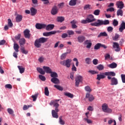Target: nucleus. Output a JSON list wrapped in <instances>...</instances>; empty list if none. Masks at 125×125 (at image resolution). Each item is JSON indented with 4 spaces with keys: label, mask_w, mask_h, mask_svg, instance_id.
<instances>
[{
    "label": "nucleus",
    "mask_w": 125,
    "mask_h": 125,
    "mask_svg": "<svg viewBox=\"0 0 125 125\" xmlns=\"http://www.w3.org/2000/svg\"><path fill=\"white\" fill-rule=\"evenodd\" d=\"M48 40V38H45L44 37L37 39L35 41L34 45L37 48H40V47L42 46V43H44V42H46Z\"/></svg>",
    "instance_id": "obj_1"
},
{
    "label": "nucleus",
    "mask_w": 125,
    "mask_h": 125,
    "mask_svg": "<svg viewBox=\"0 0 125 125\" xmlns=\"http://www.w3.org/2000/svg\"><path fill=\"white\" fill-rule=\"evenodd\" d=\"M94 21H96V19L94 18V16L92 15H89L86 20L81 21V23L82 24H87V23H91L92 22H94Z\"/></svg>",
    "instance_id": "obj_2"
},
{
    "label": "nucleus",
    "mask_w": 125,
    "mask_h": 125,
    "mask_svg": "<svg viewBox=\"0 0 125 125\" xmlns=\"http://www.w3.org/2000/svg\"><path fill=\"white\" fill-rule=\"evenodd\" d=\"M59 101H60V100H54L51 101L50 103V105H53V106L55 107V111L58 113L59 112V109H58V107H59V104H58Z\"/></svg>",
    "instance_id": "obj_3"
},
{
    "label": "nucleus",
    "mask_w": 125,
    "mask_h": 125,
    "mask_svg": "<svg viewBox=\"0 0 125 125\" xmlns=\"http://www.w3.org/2000/svg\"><path fill=\"white\" fill-rule=\"evenodd\" d=\"M71 62L72 60L71 59H67L60 62V64L62 66H65L66 68H70V67H71Z\"/></svg>",
    "instance_id": "obj_4"
},
{
    "label": "nucleus",
    "mask_w": 125,
    "mask_h": 125,
    "mask_svg": "<svg viewBox=\"0 0 125 125\" xmlns=\"http://www.w3.org/2000/svg\"><path fill=\"white\" fill-rule=\"evenodd\" d=\"M108 80H110L111 81V85H117L119 82L118 79L115 77L111 78L110 76H107Z\"/></svg>",
    "instance_id": "obj_5"
},
{
    "label": "nucleus",
    "mask_w": 125,
    "mask_h": 125,
    "mask_svg": "<svg viewBox=\"0 0 125 125\" xmlns=\"http://www.w3.org/2000/svg\"><path fill=\"white\" fill-rule=\"evenodd\" d=\"M103 111L104 113H112V109L109 108L108 105L106 104H104L102 105Z\"/></svg>",
    "instance_id": "obj_6"
},
{
    "label": "nucleus",
    "mask_w": 125,
    "mask_h": 125,
    "mask_svg": "<svg viewBox=\"0 0 125 125\" xmlns=\"http://www.w3.org/2000/svg\"><path fill=\"white\" fill-rule=\"evenodd\" d=\"M83 82V77L82 76L79 75L75 78V85L76 86H79L80 85V83Z\"/></svg>",
    "instance_id": "obj_7"
},
{
    "label": "nucleus",
    "mask_w": 125,
    "mask_h": 125,
    "mask_svg": "<svg viewBox=\"0 0 125 125\" xmlns=\"http://www.w3.org/2000/svg\"><path fill=\"white\" fill-rule=\"evenodd\" d=\"M100 47H103L104 49L107 48V46L104 44H102L101 43H98L94 46V49L98 50V49H100Z\"/></svg>",
    "instance_id": "obj_8"
},
{
    "label": "nucleus",
    "mask_w": 125,
    "mask_h": 125,
    "mask_svg": "<svg viewBox=\"0 0 125 125\" xmlns=\"http://www.w3.org/2000/svg\"><path fill=\"white\" fill-rule=\"evenodd\" d=\"M113 43V48H116L115 49V51H116V52H119V51H120L121 48H120V45H119V43L117 42H114Z\"/></svg>",
    "instance_id": "obj_9"
},
{
    "label": "nucleus",
    "mask_w": 125,
    "mask_h": 125,
    "mask_svg": "<svg viewBox=\"0 0 125 125\" xmlns=\"http://www.w3.org/2000/svg\"><path fill=\"white\" fill-rule=\"evenodd\" d=\"M23 34L26 39H30L31 38V34H30V30L29 29H25L23 31Z\"/></svg>",
    "instance_id": "obj_10"
},
{
    "label": "nucleus",
    "mask_w": 125,
    "mask_h": 125,
    "mask_svg": "<svg viewBox=\"0 0 125 125\" xmlns=\"http://www.w3.org/2000/svg\"><path fill=\"white\" fill-rule=\"evenodd\" d=\"M45 27H46V24H45L37 23L36 24V28L38 30H42V29H45Z\"/></svg>",
    "instance_id": "obj_11"
},
{
    "label": "nucleus",
    "mask_w": 125,
    "mask_h": 125,
    "mask_svg": "<svg viewBox=\"0 0 125 125\" xmlns=\"http://www.w3.org/2000/svg\"><path fill=\"white\" fill-rule=\"evenodd\" d=\"M52 15H56L58 13V8L57 6H54L51 11Z\"/></svg>",
    "instance_id": "obj_12"
},
{
    "label": "nucleus",
    "mask_w": 125,
    "mask_h": 125,
    "mask_svg": "<svg viewBox=\"0 0 125 125\" xmlns=\"http://www.w3.org/2000/svg\"><path fill=\"white\" fill-rule=\"evenodd\" d=\"M116 5L117 6V8H119V9H123L125 6V4L122 1H118L116 2Z\"/></svg>",
    "instance_id": "obj_13"
},
{
    "label": "nucleus",
    "mask_w": 125,
    "mask_h": 125,
    "mask_svg": "<svg viewBox=\"0 0 125 125\" xmlns=\"http://www.w3.org/2000/svg\"><path fill=\"white\" fill-rule=\"evenodd\" d=\"M57 33L56 31H52L49 32H44L43 33V36L44 37H49V36H51V35H55Z\"/></svg>",
    "instance_id": "obj_14"
},
{
    "label": "nucleus",
    "mask_w": 125,
    "mask_h": 125,
    "mask_svg": "<svg viewBox=\"0 0 125 125\" xmlns=\"http://www.w3.org/2000/svg\"><path fill=\"white\" fill-rule=\"evenodd\" d=\"M85 41V37L83 36H79L77 37V42L80 43H82Z\"/></svg>",
    "instance_id": "obj_15"
},
{
    "label": "nucleus",
    "mask_w": 125,
    "mask_h": 125,
    "mask_svg": "<svg viewBox=\"0 0 125 125\" xmlns=\"http://www.w3.org/2000/svg\"><path fill=\"white\" fill-rule=\"evenodd\" d=\"M104 74L105 76H107V77H115L116 76V73L114 71L105 72Z\"/></svg>",
    "instance_id": "obj_16"
},
{
    "label": "nucleus",
    "mask_w": 125,
    "mask_h": 125,
    "mask_svg": "<svg viewBox=\"0 0 125 125\" xmlns=\"http://www.w3.org/2000/svg\"><path fill=\"white\" fill-rule=\"evenodd\" d=\"M85 97L88 99V100L90 101V102H92V101L94 100V97H93V95H91L88 93L86 94Z\"/></svg>",
    "instance_id": "obj_17"
},
{
    "label": "nucleus",
    "mask_w": 125,
    "mask_h": 125,
    "mask_svg": "<svg viewBox=\"0 0 125 125\" xmlns=\"http://www.w3.org/2000/svg\"><path fill=\"white\" fill-rule=\"evenodd\" d=\"M124 30H125V21H123L120 24L119 31V32H120V33H122Z\"/></svg>",
    "instance_id": "obj_18"
},
{
    "label": "nucleus",
    "mask_w": 125,
    "mask_h": 125,
    "mask_svg": "<svg viewBox=\"0 0 125 125\" xmlns=\"http://www.w3.org/2000/svg\"><path fill=\"white\" fill-rule=\"evenodd\" d=\"M99 21L101 26H102V25H109L110 24V21L108 20H105L104 21L100 20Z\"/></svg>",
    "instance_id": "obj_19"
},
{
    "label": "nucleus",
    "mask_w": 125,
    "mask_h": 125,
    "mask_svg": "<svg viewBox=\"0 0 125 125\" xmlns=\"http://www.w3.org/2000/svg\"><path fill=\"white\" fill-rule=\"evenodd\" d=\"M51 82L55 84H59V83H60V81H59V79L57 78V77L52 78L51 79Z\"/></svg>",
    "instance_id": "obj_20"
},
{
    "label": "nucleus",
    "mask_w": 125,
    "mask_h": 125,
    "mask_svg": "<svg viewBox=\"0 0 125 125\" xmlns=\"http://www.w3.org/2000/svg\"><path fill=\"white\" fill-rule=\"evenodd\" d=\"M22 19H23V16L21 15L18 14L16 17V22H17V23H19V22L22 21Z\"/></svg>",
    "instance_id": "obj_21"
},
{
    "label": "nucleus",
    "mask_w": 125,
    "mask_h": 125,
    "mask_svg": "<svg viewBox=\"0 0 125 125\" xmlns=\"http://www.w3.org/2000/svg\"><path fill=\"white\" fill-rule=\"evenodd\" d=\"M43 69L44 70V72H45V73H47V74H50V73L52 72L51 69L48 66H43Z\"/></svg>",
    "instance_id": "obj_22"
},
{
    "label": "nucleus",
    "mask_w": 125,
    "mask_h": 125,
    "mask_svg": "<svg viewBox=\"0 0 125 125\" xmlns=\"http://www.w3.org/2000/svg\"><path fill=\"white\" fill-rule=\"evenodd\" d=\"M46 31H51V30H53L54 28V24H48L47 25H46Z\"/></svg>",
    "instance_id": "obj_23"
},
{
    "label": "nucleus",
    "mask_w": 125,
    "mask_h": 125,
    "mask_svg": "<svg viewBox=\"0 0 125 125\" xmlns=\"http://www.w3.org/2000/svg\"><path fill=\"white\" fill-rule=\"evenodd\" d=\"M103 74H98L97 75V80H98V81H100V80H102L106 78L105 74H104V73Z\"/></svg>",
    "instance_id": "obj_24"
},
{
    "label": "nucleus",
    "mask_w": 125,
    "mask_h": 125,
    "mask_svg": "<svg viewBox=\"0 0 125 125\" xmlns=\"http://www.w3.org/2000/svg\"><path fill=\"white\" fill-rule=\"evenodd\" d=\"M71 24V27L72 29H76L77 28H78V26H77V25H76V24H77V21H76V20H74L73 21H72L70 22Z\"/></svg>",
    "instance_id": "obj_25"
},
{
    "label": "nucleus",
    "mask_w": 125,
    "mask_h": 125,
    "mask_svg": "<svg viewBox=\"0 0 125 125\" xmlns=\"http://www.w3.org/2000/svg\"><path fill=\"white\" fill-rule=\"evenodd\" d=\"M69 53H71V50H69V52H66L62 55L61 56V60H64L66 59V56H67V54H69Z\"/></svg>",
    "instance_id": "obj_26"
},
{
    "label": "nucleus",
    "mask_w": 125,
    "mask_h": 125,
    "mask_svg": "<svg viewBox=\"0 0 125 125\" xmlns=\"http://www.w3.org/2000/svg\"><path fill=\"white\" fill-rule=\"evenodd\" d=\"M52 115L53 118H55L56 119H58V113L57 112L55 111L54 110H52Z\"/></svg>",
    "instance_id": "obj_27"
},
{
    "label": "nucleus",
    "mask_w": 125,
    "mask_h": 125,
    "mask_svg": "<svg viewBox=\"0 0 125 125\" xmlns=\"http://www.w3.org/2000/svg\"><path fill=\"white\" fill-rule=\"evenodd\" d=\"M117 66H118V65L115 62H112L108 65V67L111 68V69H115V68H117Z\"/></svg>",
    "instance_id": "obj_28"
},
{
    "label": "nucleus",
    "mask_w": 125,
    "mask_h": 125,
    "mask_svg": "<svg viewBox=\"0 0 125 125\" xmlns=\"http://www.w3.org/2000/svg\"><path fill=\"white\" fill-rule=\"evenodd\" d=\"M14 49L16 52H19V45L16 42L14 43Z\"/></svg>",
    "instance_id": "obj_29"
},
{
    "label": "nucleus",
    "mask_w": 125,
    "mask_h": 125,
    "mask_svg": "<svg viewBox=\"0 0 125 125\" xmlns=\"http://www.w3.org/2000/svg\"><path fill=\"white\" fill-rule=\"evenodd\" d=\"M31 10V15L32 16H35V14H37V9H35V8L32 7L30 9Z\"/></svg>",
    "instance_id": "obj_30"
},
{
    "label": "nucleus",
    "mask_w": 125,
    "mask_h": 125,
    "mask_svg": "<svg viewBox=\"0 0 125 125\" xmlns=\"http://www.w3.org/2000/svg\"><path fill=\"white\" fill-rule=\"evenodd\" d=\"M18 68L20 71V73L21 74H23L24 72H25V68L23 67L21 65H18Z\"/></svg>",
    "instance_id": "obj_31"
},
{
    "label": "nucleus",
    "mask_w": 125,
    "mask_h": 125,
    "mask_svg": "<svg viewBox=\"0 0 125 125\" xmlns=\"http://www.w3.org/2000/svg\"><path fill=\"white\" fill-rule=\"evenodd\" d=\"M25 43H26V40H25V39L21 38V39L20 40L19 43L21 46H22V45H24V44H25Z\"/></svg>",
    "instance_id": "obj_32"
},
{
    "label": "nucleus",
    "mask_w": 125,
    "mask_h": 125,
    "mask_svg": "<svg viewBox=\"0 0 125 125\" xmlns=\"http://www.w3.org/2000/svg\"><path fill=\"white\" fill-rule=\"evenodd\" d=\"M91 26H95V27H99L100 25V20H97V22H93L91 23Z\"/></svg>",
    "instance_id": "obj_33"
},
{
    "label": "nucleus",
    "mask_w": 125,
    "mask_h": 125,
    "mask_svg": "<svg viewBox=\"0 0 125 125\" xmlns=\"http://www.w3.org/2000/svg\"><path fill=\"white\" fill-rule=\"evenodd\" d=\"M69 4L71 6H74L76 5V4H77V0H71L69 1Z\"/></svg>",
    "instance_id": "obj_34"
},
{
    "label": "nucleus",
    "mask_w": 125,
    "mask_h": 125,
    "mask_svg": "<svg viewBox=\"0 0 125 125\" xmlns=\"http://www.w3.org/2000/svg\"><path fill=\"white\" fill-rule=\"evenodd\" d=\"M37 70L38 72H39V73H40V74H41V75H44V74H45V72L44 71H43L42 68H41L40 67H37Z\"/></svg>",
    "instance_id": "obj_35"
},
{
    "label": "nucleus",
    "mask_w": 125,
    "mask_h": 125,
    "mask_svg": "<svg viewBox=\"0 0 125 125\" xmlns=\"http://www.w3.org/2000/svg\"><path fill=\"white\" fill-rule=\"evenodd\" d=\"M64 20H65V18H64V17H58L57 19V21L58 22H60L61 23H62Z\"/></svg>",
    "instance_id": "obj_36"
},
{
    "label": "nucleus",
    "mask_w": 125,
    "mask_h": 125,
    "mask_svg": "<svg viewBox=\"0 0 125 125\" xmlns=\"http://www.w3.org/2000/svg\"><path fill=\"white\" fill-rule=\"evenodd\" d=\"M50 76L51 78H58V74L56 72H52L51 71V73H50Z\"/></svg>",
    "instance_id": "obj_37"
},
{
    "label": "nucleus",
    "mask_w": 125,
    "mask_h": 125,
    "mask_svg": "<svg viewBox=\"0 0 125 125\" xmlns=\"http://www.w3.org/2000/svg\"><path fill=\"white\" fill-rule=\"evenodd\" d=\"M64 95L67 97H69V98H73L74 97V95L69 92L64 93Z\"/></svg>",
    "instance_id": "obj_38"
},
{
    "label": "nucleus",
    "mask_w": 125,
    "mask_h": 125,
    "mask_svg": "<svg viewBox=\"0 0 125 125\" xmlns=\"http://www.w3.org/2000/svg\"><path fill=\"white\" fill-rule=\"evenodd\" d=\"M98 38H100V37H108V34L106 33V32H101L98 36Z\"/></svg>",
    "instance_id": "obj_39"
},
{
    "label": "nucleus",
    "mask_w": 125,
    "mask_h": 125,
    "mask_svg": "<svg viewBox=\"0 0 125 125\" xmlns=\"http://www.w3.org/2000/svg\"><path fill=\"white\" fill-rule=\"evenodd\" d=\"M91 5L89 4H86L83 7L84 10H89V9H91Z\"/></svg>",
    "instance_id": "obj_40"
},
{
    "label": "nucleus",
    "mask_w": 125,
    "mask_h": 125,
    "mask_svg": "<svg viewBox=\"0 0 125 125\" xmlns=\"http://www.w3.org/2000/svg\"><path fill=\"white\" fill-rule=\"evenodd\" d=\"M97 69H98L99 71H102L103 70H104V65L103 64H99L97 66Z\"/></svg>",
    "instance_id": "obj_41"
},
{
    "label": "nucleus",
    "mask_w": 125,
    "mask_h": 125,
    "mask_svg": "<svg viewBox=\"0 0 125 125\" xmlns=\"http://www.w3.org/2000/svg\"><path fill=\"white\" fill-rule=\"evenodd\" d=\"M21 50L23 54H28V51L25 50V48L24 47L21 46Z\"/></svg>",
    "instance_id": "obj_42"
},
{
    "label": "nucleus",
    "mask_w": 125,
    "mask_h": 125,
    "mask_svg": "<svg viewBox=\"0 0 125 125\" xmlns=\"http://www.w3.org/2000/svg\"><path fill=\"white\" fill-rule=\"evenodd\" d=\"M44 94L46 96H49V91L48 90V87H47L44 88Z\"/></svg>",
    "instance_id": "obj_43"
},
{
    "label": "nucleus",
    "mask_w": 125,
    "mask_h": 125,
    "mask_svg": "<svg viewBox=\"0 0 125 125\" xmlns=\"http://www.w3.org/2000/svg\"><path fill=\"white\" fill-rule=\"evenodd\" d=\"M117 16H123V10L122 9H119L117 12Z\"/></svg>",
    "instance_id": "obj_44"
},
{
    "label": "nucleus",
    "mask_w": 125,
    "mask_h": 125,
    "mask_svg": "<svg viewBox=\"0 0 125 125\" xmlns=\"http://www.w3.org/2000/svg\"><path fill=\"white\" fill-rule=\"evenodd\" d=\"M8 25L10 28L13 27V23H12V21L10 19H8Z\"/></svg>",
    "instance_id": "obj_45"
},
{
    "label": "nucleus",
    "mask_w": 125,
    "mask_h": 125,
    "mask_svg": "<svg viewBox=\"0 0 125 125\" xmlns=\"http://www.w3.org/2000/svg\"><path fill=\"white\" fill-rule=\"evenodd\" d=\"M86 63L87 64V65H89L91 63V59L90 58H86L85 60Z\"/></svg>",
    "instance_id": "obj_46"
},
{
    "label": "nucleus",
    "mask_w": 125,
    "mask_h": 125,
    "mask_svg": "<svg viewBox=\"0 0 125 125\" xmlns=\"http://www.w3.org/2000/svg\"><path fill=\"white\" fill-rule=\"evenodd\" d=\"M54 86L57 88V89H58V90H61V91L63 90V87H62L61 86L58 85H54Z\"/></svg>",
    "instance_id": "obj_47"
},
{
    "label": "nucleus",
    "mask_w": 125,
    "mask_h": 125,
    "mask_svg": "<svg viewBox=\"0 0 125 125\" xmlns=\"http://www.w3.org/2000/svg\"><path fill=\"white\" fill-rule=\"evenodd\" d=\"M114 123V124L113 125H117V122H116V120H109L108 121V125H112V123Z\"/></svg>",
    "instance_id": "obj_48"
},
{
    "label": "nucleus",
    "mask_w": 125,
    "mask_h": 125,
    "mask_svg": "<svg viewBox=\"0 0 125 125\" xmlns=\"http://www.w3.org/2000/svg\"><path fill=\"white\" fill-rule=\"evenodd\" d=\"M112 24L113 26H114V27H116V26H118V25H119V21H117L116 19H114L113 20Z\"/></svg>",
    "instance_id": "obj_49"
},
{
    "label": "nucleus",
    "mask_w": 125,
    "mask_h": 125,
    "mask_svg": "<svg viewBox=\"0 0 125 125\" xmlns=\"http://www.w3.org/2000/svg\"><path fill=\"white\" fill-rule=\"evenodd\" d=\"M94 14L96 16H98V15H99L100 14V10L99 9L95 10L94 11Z\"/></svg>",
    "instance_id": "obj_50"
},
{
    "label": "nucleus",
    "mask_w": 125,
    "mask_h": 125,
    "mask_svg": "<svg viewBox=\"0 0 125 125\" xmlns=\"http://www.w3.org/2000/svg\"><path fill=\"white\" fill-rule=\"evenodd\" d=\"M59 123L60 124V125H65V122H64V121H63V120H62V116H60L59 117Z\"/></svg>",
    "instance_id": "obj_51"
},
{
    "label": "nucleus",
    "mask_w": 125,
    "mask_h": 125,
    "mask_svg": "<svg viewBox=\"0 0 125 125\" xmlns=\"http://www.w3.org/2000/svg\"><path fill=\"white\" fill-rule=\"evenodd\" d=\"M119 37H120V35H119V34H116L115 37L112 38V40L113 41H115L116 42H117Z\"/></svg>",
    "instance_id": "obj_52"
},
{
    "label": "nucleus",
    "mask_w": 125,
    "mask_h": 125,
    "mask_svg": "<svg viewBox=\"0 0 125 125\" xmlns=\"http://www.w3.org/2000/svg\"><path fill=\"white\" fill-rule=\"evenodd\" d=\"M30 107H32V105H24L23 107V110L24 111L26 110H28V109H29V108H30Z\"/></svg>",
    "instance_id": "obj_53"
},
{
    "label": "nucleus",
    "mask_w": 125,
    "mask_h": 125,
    "mask_svg": "<svg viewBox=\"0 0 125 125\" xmlns=\"http://www.w3.org/2000/svg\"><path fill=\"white\" fill-rule=\"evenodd\" d=\"M39 95V94H36L34 95H32L31 96L32 98H33V101H36L37 100V98H38V96Z\"/></svg>",
    "instance_id": "obj_54"
},
{
    "label": "nucleus",
    "mask_w": 125,
    "mask_h": 125,
    "mask_svg": "<svg viewBox=\"0 0 125 125\" xmlns=\"http://www.w3.org/2000/svg\"><path fill=\"white\" fill-rule=\"evenodd\" d=\"M67 33L69 36H72L75 34V32L73 30H67Z\"/></svg>",
    "instance_id": "obj_55"
},
{
    "label": "nucleus",
    "mask_w": 125,
    "mask_h": 125,
    "mask_svg": "<svg viewBox=\"0 0 125 125\" xmlns=\"http://www.w3.org/2000/svg\"><path fill=\"white\" fill-rule=\"evenodd\" d=\"M39 79H40V80H41V81H42V82L45 81V80H46L45 77H44L42 75H39Z\"/></svg>",
    "instance_id": "obj_56"
},
{
    "label": "nucleus",
    "mask_w": 125,
    "mask_h": 125,
    "mask_svg": "<svg viewBox=\"0 0 125 125\" xmlns=\"http://www.w3.org/2000/svg\"><path fill=\"white\" fill-rule=\"evenodd\" d=\"M113 28L112 26H108L107 29V32L109 33H112L113 32Z\"/></svg>",
    "instance_id": "obj_57"
},
{
    "label": "nucleus",
    "mask_w": 125,
    "mask_h": 125,
    "mask_svg": "<svg viewBox=\"0 0 125 125\" xmlns=\"http://www.w3.org/2000/svg\"><path fill=\"white\" fill-rule=\"evenodd\" d=\"M85 90H86V91H87L88 92H91V89L88 86H86L85 87Z\"/></svg>",
    "instance_id": "obj_58"
},
{
    "label": "nucleus",
    "mask_w": 125,
    "mask_h": 125,
    "mask_svg": "<svg viewBox=\"0 0 125 125\" xmlns=\"http://www.w3.org/2000/svg\"><path fill=\"white\" fill-rule=\"evenodd\" d=\"M5 88H8L9 89H11L12 88V85L10 84H7L5 85Z\"/></svg>",
    "instance_id": "obj_59"
},
{
    "label": "nucleus",
    "mask_w": 125,
    "mask_h": 125,
    "mask_svg": "<svg viewBox=\"0 0 125 125\" xmlns=\"http://www.w3.org/2000/svg\"><path fill=\"white\" fill-rule=\"evenodd\" d=\"M88 72L92 75H95V74H98V72L95 71L94 70H89Z\"/></svg>",
    "instance_id": "obj_60"
},
{
    "label": "nucleus",
    "mask_w": 125,
    "mask_h": 125,
    "mask_svg": "<svg viewBox=\"0 0 125 125\" xmlns=\"http://www.w3.org/2000/svg\"><path fill=\"white\" fill-rule=\"evenodd\" d=\"M107 12L110 11V12H113V11H115V9L113 7H110L106 9Z\"/></svg>",
    "instance_id": "obj_61"
},
{
    "label": "nucleus",
    "mask_w": 125,
    "mask_h": 125,
    "mask_svg": "<svg viewBox=\"0 0 125 125\" xmlns=\"http://www.w3.org/2000/svg\"><path fill=\"white\" fill-rule=\"evenodd\" d=\"M121 79L122 83H125V75L121 74Z\"/></svg>",
    "instance_id": "obj_62"
},
{
    "label": "nucleus",
    "mask_w": 125,
    "mask_h": 125,
    "mask_svg": "<svg viewBox=\"0 0 125 125\" xmlns=\"http://www.w3.org/2000/svg\"><path fill=\"white\" fill-rule=\"evenodd\" d=\"M7 112L10 115H12V114H13V113H14V112L13 111V110H12V109H11V108H8Z\"/></svg>",
    "instance_id": "obj_63"
},
{
    "label": "nucleus",
    "mask_w": 125,
    "mask_h": 125,
    "mask_svg": "<svg viewBox=\"0 0 125 125\" xmlns=\"http://www.w3.org/2000/svg\"><path fill=\"white\" fill-rule=\"evenodd\" d=\"M70 79H71L72 81H74V75H75V72H72L70 73Z\"/></svg>",
    "instance_id": "obj_64"
}]
</instances>
